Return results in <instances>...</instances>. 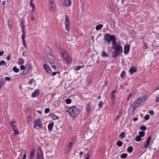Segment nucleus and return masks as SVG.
Instances as JSON below:
<instances>
[{"label": "nucleus", "instance_id": "55", "mask_svg": "<svg viewBox=\"0 0 159 159\" xmlns=\"http://www.w3.org/2000/svg\"><path fill=\"white\" fill-rule=\"evenodd\" d=\"M149 113L152 115H153L154 114V112L152 110H150L149 111Z\"/></svg>", "mask_w": 159, "mask_h": 159}, {"label": "nucleus", "instance_id": "26", "mask_svg": "<svg viewBox=\"0 0 159 159\" xmlns=\"http://www.w3.org/2000/svg\"><path fill=\"white\" fill-rule=\"evenodd\" d=\"M116 144L118 147H120L122 146L123 143L121 141L119 140L117 141Z\"/></svg>", "mask_w": 159, "mask_h": 159}, {"label": "nucleus", "instance_id": "9", "mask_svg": "<svg viewBox=\"0 0 159 159\" xmlns=\"http://www.w3.org/2000/svg\"><path fill=\"white\" fill-rule=\"evenodd\" d=\"M71 3V0H64L63 5L66 7H69Z\"/></svg>", "mask_w": 159, "mask_h": 159}, {"label": "nucleus", "instance_id": "49", "mask_svg": "<svg viewBox=\"0 0 159 159\" xmlns=\"http://www.w3.org/2000/svg\"><path fill=\"white\" fill-rule=\"evenodd\" d=\"M14 131V132L13 134H19V132L18 130L17 129L16 130H13Z\"/></svg>", "mask_w": 159, "mask_h": 159}, {"label": "nucleus", "instance_id": "23", "mask_svg": "<svg viewBox=\"0 0 159 159\" xmlns=\"http://www.w3.org/2000/svg\"><path fill=\"white\" fill-rule=\"evenodd\" d=\"M103 26V25L102 24H99L97 25L96 27V29L97 30H98L101 29Z\"/></svg>", "mask_w": 159, "mask_h": 159}, {"label": "nucleus", "instance_id": "34", "mask_svg": "<svg viewBox=\"0 0 159 159\" xmlns=\"http://www.w3.org/2000/svg\"><path fill=\"white\" fill-rule=\"evenodd\" d=\"M71 102V100L70 99L67 98L66 100V102L67 104H69Z\"/></svg>", "mask_w": 159, "mask_h": 159}, {"label": "nucleus", "instance_id": "1", "mask_svg": "<svg viewBox=\"0 0 159 159\" xmlns=\"http://www.w3.org/2000/svg\"><path fill=\"white\" fill-rule=\"evenodd\" d=\"M146 100V98L145 96H142L139 98L133 103L132 105L130 106L133 107V111H134L136 108L139 107L141 104L144 103Z\"/></svg>", "mask_w": 159, "mask_h": 159}, {"label": "nucleus", "instance_id": "39", "mask_svg": "<svg viewBox=\"0 0 159 159\" xmlns=\"http://www.w3.org/2000/svg\"><path fill=\"white\" fill-rule=\"evenodd\" d=\"M111 99L113 100L115 98V95L114 94L111 93Z\"/></svg>", "mask_w": 159, "mask_h": 159}, {"label": "nucleus", "instance_id": "54", "mask_svg": "<svg viewBox=\"0 0 159 159\" xmlns=\"http://www.w3.org/2000/svg\"><path fill=\"white\" fill-rule=\"evenodd\" d=\"M25 68V66L24 65H21L20 67V68L21 70H23Z\"/></svg>", "mask_w": 159, "mask_h": 159}, {"label": "nucleus", "instance_id": "5", "mask_svg": "<svg viewBox=\"0 0 159 159\" xmlns=\"http://www.w3.org/2000/svg\"><path fill=\"white\" fill-rule=\"evenodd\" d=\"M65 25L66 26V32L65 33L66 34H68L69 33V29H70V21L69 20V18L68 16H65Z\"/></svg>", "mask_w": 159, "mask_h": 159}, {"label": "nucleus", "instance_id": "58", "mask_svg": "<svg viewBox=\"0 0 159 159\" xmlns=\"http://www.w3.org/2000/svg\"><path fill=\"white\" fill-rule=\"evenodd\" d=\"M138 119V117H134L133 118V120L134 121H135L136 120H137Z\"/></svg>", "mask_w": 159, "mask_h": 159}, {"label": "nucleus", "instance_id": "14", "mask_svg": "<svg viewBox=\"0 0 159 159\" xmlns=\"http://www.w3.org/2000/svg\"><path fill=\"white\" fill-rule=\"evenodd\" d=\"M35 155V149L33 148L31 151L30 154V158L29 159H33Z\"/></svg>", "mask_w": 159, "mask_h": 159}, {"label": "nucleus", "instance_id": "46", "mask_svg": "<svg viewBox=\"0 0 159 159\" xmlns=\"http://www.w3.org/2000/svg\"><path fill=\"white\" fill-rule=\"evenodd\" d=\"M5 80L6 81H10L11 80V79L10 77L8 76L5 77Z\"/></svg>", "mask_w": 159, "mask_h": 159}, {"label": "nucleus", "instance_id": "45", "mask_svg": "<svg viewBox=\"0 0 159 159\" xmlns=\"http://www.w3.org/2000/svg\"><path fill=\"white\" fill-rule=\"evenodd\" d=\"M150 118L149 115H146L144 117V119L146 120H148Z\"/></svg>", "mask_w": 159, "mask_h": 159}, {"label": "nucleus", "instance_id": "11", "mask_svg": "<svg viewBox=\"0 0 159 159\" xmlns=\"http://www.w3.org/2000/svg\"><path fill=\"white\" fill-rule=\"evenodd\" d=\"M40 157H42V152L41 148H39L37 152V155L36 157L39 158Z\"/></svg>", "mask_w": 159, "mask_h": 159}, {"label": "nucleus", "instance_id": "44", "mask_svg": "<svg viewBox=\"0 0 159 159\" xmlns=\"http://www.w3.org/2000/svg\"><path fill=\"white\" fill-rule=\"evenodd\" d=\"M149 144V143L146 142L143 146V148H146L148 147Z\"/></svg>", "mask_w": 159, "mask_h": 159}, {"label": "nucleus", "instance_id": "43", "mask_svg": "<svg viewBox=\"0 0 159 159\" xmlns=\"http://www.w3.org/2000/svg\"><path fill=\"white\" fill-rule=\"evenodd\" d=\"M144 45L143 46V48L147 49V44L144 41L143 42Z\"/></svg>", "mask_w": 159, "mask_h": 159}, {"label": "nucleus", "instance_id": "36", "mask_svg": "<svg viewBox=\"0 0 159 159\" xmlns=\"http://www.w3.org/2000/svg\"><path fill=\"white\" fill-rule=\"evenodd\" d=\"M140 129L143 130H145L146 129V127L145 126L142 125L140 127Z\"/></svg>", "mask_w": 159, "mask_h": 159}, {"label": "nucleus", "instance_id": "37", "mask_svg": "<svg viewBox=\"0 0 159 159\" xmlns=\"http://www.w3.org/2000/svg\"><path fill=\"white\" fill-rule=\"evenodd\" d=\"M11 127L12 129L13 130H16L17 129V127L15 125L11 124Z\"/></svg>", "mask_w": 159, "mask_h": 159}, {"label": "nucleus", "instance_id": "56", "mask_svg": "<svg viewBox=\"0 0 159 159\" xmlns=\"http://www.w3.org/2000/svg\"><path fill=\"white\" fill-rule=\"evenodd\" d=\"M59 71L54 72L52 73V75L53 76L55 75L57 73H59Z\"/></svg>", "mask_w": 159, "mask_h": 159}, {"label": "nucleus", "instance_id": "21", "mask_svg": "<svg viewBox=\"0 0 159 159\" xmlns=\"http://www.w3.org/2000/svg\"><path fill=\"white\" fill-rule=\"evenodd\" d=\"M24 63V60L22 58H19L18 60V64L22 65Z\"/></svg>", "mask_w": 159, "mask_h": 159}, {"label": "nucleus", "instance_id": "17", "mask_svg": "<svg viewBox=\"0 0 159 159\" xmlns=\"http://www.w3.org/2000/svg\"><path fill=\"white\" fill-rule=\"evenodd\" d=\"M73 143H72L70 142L68 145L67 146L66 148V150H67L68 152H69L71 148L72 145Z\"/></svg>", "mask_w": 159, "mask_h": 159}, {"label": "nucleus", "instance_id": "50", "mask_svg": "<svg viewBox=\"0 0 159 159\" xmlns=\"http://www.w3.org/2000/svg\"><path fill=\"white\" fill-rule=\"evenodd\" d=\"M29 71V70H28L25 69V70H24L23 72V74H26L28 73Z\"/></svg>", "mask_w": 159, "mask_h": 159}, {"label": "nucleus", "instance_id": "30", "mask_svg": "<svg viewBox=\"0 0 159 159\" xmlns=\"http://www.w3.org/2000/svg\"><path fill=\"white\" fill-rule=\"evenodd\" d=\"M127 154L126 153H123L120 155V157L122 159L126 158L127 156Z\"/></svg>", "mask_w": 159, "mask_h": 159}, {"label": "nucleus", "instance_id": "12", "mask_svg": "<svg viewBox=\"0 0 159 159\" xmlns=\"http://www.w3.org/2000/svg\"><path fill=\"white\" fill-rule=\"evenodd\" d=\"M43 67L44 69L46 70V71L48 73H52V71L51 70V69H50V67L47 65L46 64H43Z\"/></svg>", "mask_w": 159, "mask_h": 159}, {"label": "nucleus", "instance_id": "48", "mask_svg": "<svg viewBox=\"0 0 159 159\" xmlns=\"http://www.w3.org/2000/svg\"><path fill=\"white\" fill-rule=\"evenodd\" d=\"M83 66H78L77 67H75V70H78L80 69L81 67H82Z\"/></svg>", "mask_w": 159, "mask_h": 159}, {"label": "nucleus", "instance_id": "24", "mask_svg": "<svg viewBox=\"0 0 159 159\" xmlns=\"http://www.w3.org/2000/svg\"><path fill=\"white\" fill-rule=\"evenodd\" d=\"M116 38L115 37V38H113V39L112 40H111L112 41V44L113 45V47H114V46L116 45L117 44V43L116 42Z\"/></svg>", "mask_w": 159, "mask_h": 159}, {"label": "nucleus", "instance_id": "29", "mask_svg": "<svg viewBox=\"0 0 159 159\" xmlns=\"http://www.w3.org/2000/svg\"><path fill=\"white\" fill-rule=\"evenodd\" d=\"M141 139V138L139 135H137L135 139V140L137 142H139Z\"/></svg>", "mask_w": 159, "mask_h": 159}, {"label": "nucleus", "instance_id": "22", "mask_svg": "<svg viewBox=\"0 0 159 159\" xmlns=\"http://www.w3.org/2000/svg\"><path fill=\"white\" fill-rule=\"evenodd\" d=\"M101 55L102 57H108V56L107 53L104 50L101 53Z\"/></svg>", "mask_w": 159, "mask_h": 159}, {"label": "nucleus", "instance_id": "2", "mask_svg": "<svg viewBox=\"0 0 159 159\" xmlns=\"http://www.w3.org/2000/svg\"><path fill=\"white\" fill-rule=\"evenodd\" d=\"M66 111L72 117H76L78 115L79 113V111L78 108L74 106L69 107Z\"/></svg>", "mask_w": 159, "mask_h": 159}, {"label": "nucleus", "instance_id": "3", "mask_svg": "<svg viewBox=\"0 0 159 159\" xmlns=\"http://www.w3.org/2000/svg\"><path fill=\"white\" fill-rule=\"evenodd\" d=\"M60 52L61 54V55L66 61L67 63H70L71 62V59L70 57H69L66 52L63 49L60 48L59 49Z\"/></svg>", "mask_w": 159, "mask_h": 159}, {"label": "nucleus", "instance_id": "31", "mask_svg": "<svg viewBox=\"0 0 159 159\" xmlns=\"http://www.w3.org/2000/svg\"><path fill=\"white\" fill-rule=\"evenodd\" d=\"M20 25L22 26V31H25V25L24 21L21 22Z\"/></svg>", "mask_w": 159, "mask_h": 159}, {"label": "nucleus", "instance_id": "41", "mask_svg": "<svg viewBox=\"0 0 159 159\" xmlns=\"http://www.w3.org/2000/svg\"><path fill=\"white\" fill-rule=\"evenodd\" d=\"M5 64H6V62L5 61H4V60H2L0 61V66H2V65H5Z\"/></svg>", "mask_w": 159, "mask_h": 159}, {"label": "nucleus", "instance_id": "19", "mask_svg": "<svg viewBox=\"0 0 159 159\" xmlns=\"http://www.w3.org/2000/svg\"><path fill=\"white\" fill-rule=\"evenodd\" d=\"M32 68V66L31 63L28 64L25 67V69L29 71Z\"/></svg>", "mask_w": 159, "mask_h": 159}, {"label": "nucleus", "instance_id": "28", "mask_svg": "<svg viewBox=\"0 0 159 159\" xmlns=\"http://www.w3.org/2000/svg\"><path fill=\"white\" fill-rule=\"evenodd\" d=\"M12 70L16 73L18 72L20 70L19 69L17 68L16 66H14L12 68Z\"/></svg>", "mask_w": 159, "mask_h": 159}, {"label": "nucleus", "instance_id": "51", "mask_svg": "<svg viewBox=\"0 0 159 159\" xmlns=\"http://www.w3.org/2000/svg\"><path fill=\"white\" fill-rule=\"evenodd\" d=\"M34 80L33 79H31L29 82L28 84H32L34 82Z\"/></svg>", "mask_w": 159, "mask_h": 159}, {"label": "nucleus", "instance_id": "18", "mask_svg": "<svg viewBox=\"0 0 159 159\" xmlns=\"http://www.w3.org/2000/svg\"><path fill=\"white\" fill-rule=\"evenodd\" d=\"M86 109L88 114L89 113L91 110V106L90 104H89L87 105Z\"/></svg>", "mask_w": 159, "mask_h": 159}, {"label": "nucleus", "instance_id": "52", "mask_svg": "<svg viewBox=\"0 0 159 159\" xmlns=\"http://www.w3.org/2000/svg\"><path fill=\"white\" fill-rule=\"evenodd\" d=\"M90 156V154L89 153V152H88L87 154V156L85 158V159H89Z\"/></svg>", "mask_w": 159, "mask_h": 159}, {"label": "nucleus", "instance_id": "42", "mask_svg": "<svg viewBox=\"0 0 159 159\" xmlns=\"http://www.w3.org/2000/svg\"><path fill=\"white\" fill-rule=\"evenodd\" d=\"M50 111V109L49 108H46L45 109L44 112L45 113H48Z\"/></svg>", "mask_w": 159, "mask_h": 159}, {"label": "nucleus", "instance_id": "59", "mask_svg": "<svg viewBox=\"0 0 159 159\" xmlns=\"http://www.w3.org/2000/svg\"><path fill=\"white\" fill-rule=\"evenodd\" d=\"M51 67L53 69H54L55 70L56 68V66L52 65L51 66Z\"/></svg>", "mask_w": 159, "mask_h": 159}, {"label": "nucleus", "instance_id": "13", "mask_svg": "<svg viewBox=\"0 0 159 159\" xmlns=\"http://www.w3.org/2000/svg\"><path fill=\"white\" fill-rule=\"evenodd\" d=\"M130 47L129 45H126L125 46L124 48V53L125 54L128 53Z\"/></svg>", "mask_w": 159, "mask_h": 159}, {"label": "nucleus", "instance_id": "6", "mask_svg": "<svg viewBox=\"0 0 159 159\" xmlns=\"http://www.w3.org/2000/svg\"><path fill=\"white\" fill-rule=\"evenodd\" d=\"M113 49H114L115 51L118 52V54H120L122 52V48L120 44L117 43V44L113 47Z\"/></svg>", "mask_w": 159, "mask_h": 159}, {"label": "nucleus", "instance_id": "47", "mask_svg": "<svg viewBox=\"0 0 159 159\" xmlns=\"http://www.w3.org/2000/svg\"><path fill=\"white\" fill-rule=\"evenodd\" d=\"M52 117L53 118L54 120L57 119V116L54 114H52Z\"/></svg>", "mask_w": 159, "mask_h": 159}, {"label": "nucleus", "instance_id": "60", "mask_svg": "<svg viewBox=\"0 0 159 159\" xmlns=\"http://www.w3.org/2000/svg\"><path fill=\"white\" fill-rule=\"evenodd\" d=\"M156 101L157 102H159V95L158 96V97L156 99Z\"/></svg>", "mask_w": 159, "mask_h": 159}, {"label": "nucleus", "instance_id": "62", "mask_svg": "<svg viewBox=\"0 0 159 159\" xmlns=\"http://www.w3.org/2000/svg\"><path fill=\"white\" fill-rule=\"evenodd\" d=\"M120 116L119 115H117L115 118V120H117L119 118Z\"/></svg>", "mask_w": 159, "mask_h": 159}, {"label": "nucleus", "instance_id": "33", "mask_svg": "<svg viewBox=\"0 0 159 159\" xmlns=\"http://www.w3.org/2000/svg\"><path fill=\"white\" fill-rule=\"evenodd\" d=\"M125 135V132H122L121 133V134L119 135V137H121L122 138H123L124 137Z\"/></svg>", "mask_w": 159, "mask_h": 159}, {"label": "nucleus", "instance_id": "10", "mask_svg": "<svg viewBox=\"0 0 159 159\" xmlns=\"http://www.w3.org/2000/svg\"><path fill=\"white\" fill-rule=\"evenodd\" d=\"M137 71V68L135 66H131L129 70V71L130 72V74L131 75L134 73H135Z\"/></svg>", "mask_w": 159, "mask_h": 159}, {"label": "nucleus", "instance_id": "8", "mask_svg": "<svg viewBox=\"0 0 159 159\" xmlns=\"http://www.w3.org/2000/svg\"><path fill=\"white\" fill-rule=\"evenodd\" d=\"M34 128H36L37 126H38L39 128H42V125L41 119H39L35 120L34 121Z\"/></svg>", "mask_w": 159, "mask_h": 159}, {"label": "nucleus", "instance_id": "63", "mask_svg": "<svg viewBox=\"0 0 159 159\" xmlns=\"http://www.w3.org/2000/svg\"><path fill=\"white\" fill-rule=\"evenodd\" d=\"M26 155L25 154L23 157V159H26Z\"/></svg>", "mask_w": 159, "mask_h": 159}, {"label": "nucleus", "instance_id": "15", "mask_svg": "<svg viewBox=\"0 0 159 159\" xmlns=\"http://www.w3.org/2000/svg\"><path fill=\"white\" fill-rule=\"evenodd\" d=\"M39 93V91L38 89H36L34 92L32 93V97H35L38 96Z\"/></svg>", "mask_w": 159, "mask_h": 159}, {"label": "nucleus", "instance_id": "40", "mask_svg": "<svg viewBox=\"0 0 159 159\" xmlns=\"http://www.w3.org/2000/svg\"><path fill=\"white\" fill-rule=\"evenodd\" d=\"M103 103L102 101H100L98 103V107L99 108H101L102 107L103 105Z\"/></svg>", "mask_w": 159, "mask_h": 159}, {"label": "nucleus", "instance_id": "27", "mask_svg": "<svg viewBox=\"0 0 159 159\" xmlns=\"http://www.w3.org/2000/svg\"><path fill=\"white\" fill-rule=\"evenodd\" d=\"M139 134L140 137H143L144 136L145 134V132L144 131H141L139 133Z\"/></svg>", "mask_w": 159, "mask_h": 159}, {"label": "nucleus", "instance_id": "7", "mask_svg": "<svg viewBox=\"0 0 159 159\" xmlns=\"http://www.w3.org/2000/svg\"><path fill=\"white\" fill-rule=\"evenodd\" d=\"M46 57L48 61L50 63H53L54 62L55 59L54 57L50 52L47 54Z\"/></svg>", "mask_w": 159, "mask_h": 159}, {"label": "nucleus", "instance_id": "61", "mask_svg": "<svg viewBox=\"0 0 159 159\" xmlns=\"http://www.w3.org/2000/svg\"><path fill=\"white\" fill-rule=\"evenodd\" d=\"M8 26L10 28H11L12 27V24L11 23H9V22L8 21Z\"/></svg>", "mask_w": 159, "mask_h": 159}, {"label": "nucleus", "instance_id": "38", "mask_svg": "<svg viewBox=\"0 0 159 159\" xmlns=\"http://www.w3.org/2000/svg\"><path fill=\"white\" fill-rule=\"evenodd\" d=\"M22 35L21 36V37L22 38V41H24V40H25V31H22Z\"/></svg>", "mask_w": 159, "mask_h": 159}, {"label": "nucleus", "instance_id": "32", "mask_svg": "<svg viewBox=\"0 0 159 159\" xmlns=\"http://www.w3.org/2000/svg\"><path fill=\"white\" fill-rule=\"evenodd\" d=\"M119 54H118V52L116 51H114L112 52V56L113 57H116L117 55H119Z\"/></svg>", "mask_w": 159, "mask_h": 159}, {"label": "nucleus", "instance_id": "4", "mask_svg": "<svg viewBox=\"0 0 159 159\" xmlns=\"http://www.w3.org/2000/svg\"><path fill=\"white\" fill-rule=\"evenodd\" d=\"M113 38H115L114 35H111L109 34H106L104 36V40L107 43H110L113 39Z\"/></svg>", "mask_w": 159, "mask_h": 159}, {"label": "nucleus", "instance_id": "16", "mask_svg": "<svg viewBox=\"0 0 159 159\" xmlns=\"http://www.w3.org/2000/svg\"><path fill=\"white\" fill-rule=\"evenodd\" d=\"M5 83V82L4 81V79L3 78H2L0 80V89L3 86Z\"/></svg>", "mask_w": 159, "mask_h": 159}, {"label": "nucleus", "instance_id": "64", "mask_svg": "<svg viewBox=\"0 0 159 159\" xmlns=\"http://www.w3.org/2000/svg\"><path fill=\"white\" fill-rule=\"evenodd\" d=\"M4 53L3 51H1L0 52V56L2 55Z\"/></svg>", "mask_w": 159, "mask_h": 159}, {"label": "nucleus", "instance_id": "53", "mask_svg": "<svg viewBox=\"0 0 159 159\" xmlns=\"http://www.w3.org/2000/svg\"><path fill=\"white\" fill-rule=\"evenodd\" d=\"M11 54L10 53H9V55H8V56L7 57V61H9L10 60V59L11 58Z\"/></svg>", "mask_w": 159, "mask_h": 159}, {"label": "nucleus", "instance_id": "20", "mask_svg": "<svg viewBox=\"0 0 159 159\" xmlns=\"http://www.w3.org/2000/svg\"><path fill=\"white\" fill-rule=\"evenodd\" d=\"M54 125L53 123L49 124L48 125V129L49 130H52Z\"/></svg>", "mask_w": 159, "mask_h": 159}, {"label": "nucleus", "instance_id": "57", "mask_svg": "<svg viewBox=\"0 0 159 159\" xmlns=\"http://www.w3.org/2000/svg\"><path fill=\"white\" fill-rule=\"evenodd\" d=\"M22 41L23 43V45L24 46L25 48H26L27 45L25 43V40H24V41Z\"/></svg>", "mask_w": 159, "mask_h": 159}, {"label": "nucleus", "instance_id": "35", "mask_svg": "<svg viewBox=\"0 0 159 159\" xmlns=\"http://www.w3.org/2000/svg\"><path fill=\"white\" fill-rule=\"evenodd\" d=\"M126 74V72L125 71L123 70L122 71V73L120 75V77L121 78H124Z\"/></svg>", "mask_w": 159, "mask_h": 159}, {"label": "nucleus", "instance_id": "25", "mask_svg": "<svg viewBox=\"0 0 159 159\" xmlns=\"http://www.w3.org/2000/svg\"><path fill=\"white\" fill-rule=\"evenodd\" d=\"M133 148L132 146H130L127 149V151L129 153H131L133 151Z\"/></svg>", "mask_w": 159, "mask_h": 159}]
</instances>
